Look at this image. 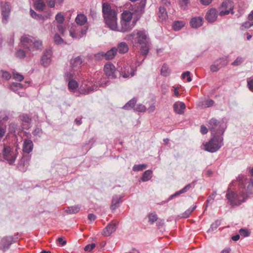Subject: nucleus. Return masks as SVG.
<instances>
[{"label":"nucleus","instance_id":"f257e3e1","mask_svg":"<svg viewBox=\"0 0 253 253\" xmlns=\"http://www.w3.org/2000/svg\"><path fill=\"white\" fill-rule=\"evenodd\" d=\"M209 124V128L212 136H222L226 127L223 121H219L214 118H212L210 120Z\"/></svg>","mask_w":253,"mask_h":253},{"label":"nucleus","instance_id":"f03ea898","mask_svg":"<svg viewBox=\"0 0 253 253\" xmlns=\"http://www.w3.org/2000/svg\"><path fill=\"white\" fill-rule=\"evenodd\" d=\"M226 197L232 206H239L247 199V194L244 192L236 194L229 189L227 191Z\"/></svg>","mask_w":253,"mask_h":253},{"label":"nucleus","instance_id":"7ed1b4c3","mask_svg":"<svg viewBox=\"0 0 253 253\" xmlns=\"http://www.w3.org/2000/svg\"><path fill=\"white\" fill-rule=\"evenodd\" d=\"M223 139L221 136H212L211 140L205 144V150L211 153L216 152L223 145Z\"/></svg>","mask_w":253,"mask_h":253},{"label":"nucleus","instance_id":"20e7f679","mask_svg":"<svg viewBox=\"0 0 253 253\" xmlns=\"http://www.w3.org/2000/svg\"><path fill=\"white\" fill-rule=\"evenodd\" d=\"M135 36H136L137 42L139 44H149V39L144 31H134L131 34L127 35L126 39L132 42Z\"/></svg>","mask_w":253,"mask_h":253},{"label":"nucleus","instance_id":"39448f33","mask_svg":"<svg viewBox=\"0 0 253 253\" xmlns=\"http://www.w3.org/2000/svg\"><path fill=\"white\" fill-rule=\"evenodd\" d=\"M229 62L228 56H223L217 59L211 65L210 70L212 72H216L221 68L226 66Z\"/></svg>","mask_w":253,"mask_h":253},{"label":"nucleus","instance_id":"423d86ee","mask_svg":"<svg viewBox=\"0 0 253 253\" xmlns=\"http://www.w3.org/2000/svg\"><path fill=\"white\" fill-rule=\"evenodd\" d=\"M233 3L231 0H224L220 7L219 15L222 16L228 15L230 12L233 14Z\"/></svg>","mask_w":253,"mask_h":253},{"label":"nucleus","instance_id":"0eeeda50","mask_svg":"<svg viewBox=\"0 0 253 253\" xmlns=\"http://www.w3.org/2000/svg\"><path fill=\"white\" fill-rule=\"evenodd\" d=\"M102 13L105 23L111 28V6L108 2L102 3Z\"/></svg>","mask_w":253,"mask_h":253},{"label":"nucleus","instance_id":"6e6552de","mask_svg":"<svg viewBox=\"0 0 253 253\" xmlns=\"http://www.w3.org/2000/svg\"><path fill=\"white\" fill-rule=\"evenodd\" d=\"M2 154L5 160L8 162L10 165L12 164L16 158V153L11 150V148L8 146L4 147Z\"/></svg>","mask_w":253,"mask_h":253},{"label":"nucleus","instance_id":"1a4fd4ad","mask_svg":"<svg viewBox=\"0 0 253 253\" xmlns=\"http://www.w3.org/2000/svg\"><path fill=\"white\" fill-rule=\"evenodd\" d=\"M0 8L2 15V22L6 23L8 20L11 12V6L8 2H1Z\"/></svg>","mask_w":253,"mask_h":253},{"label":"nucleus","instance_id":"9d476101","mask_svg":"<svg viewBox=\"0 0 253 253\" xmlns=\"http://www.w3.org/2000/svg\"><path fill=\"white\" fill-rule=\"evenodd\" d=\"M128 50V47L127 44L125 42H122L119 44L118 48L115 47L112 48V58L116 54L117 52L118 51L120 53H125Z\"/></svg>","mask_w":253,"mask_h":253},{"label":"nucleus","instance_id":"9b49d317","mask_svg":"<svg viewBox=\"0 0 253 253\" xmlns=\"http://www.w3.org/2000/svg\"><path fill=\"white\" fill-rule=\"evenodd\" d=\"M217 11L215 8H211L209 10L205 16L206 19L210 23H213L216 20Z\"/></svg>","mask_w":253,"mask_h":253},{"label":"nucleus","instance_id":"f8f14e48","mask_svg":"<svg viewBox=\"0 0 253 253\" xmlns=\"http://www.w3.org/2000/svg\"><path fill=\"white\" fill-rule=\"evenodd\" d=\"M51 56L50 50H45L41 58V64L45 67L48 66L51 62Z\"/></svg>","mask_w":253,"mask_h":253},{"label":"nucleus","instance_id":"ddd939ff","mask_svg":"<svg viewBox=\"0 0 253 253\" xmlns=\"http://www.w3.org/2000/svg\"><path fill=\"white\" fill-rule=\"evenodd\" d=\"M97 86L93 85L92 87L87 86L85 84L82 85L79 89V91L81 94L86 95L90 93L91 91L96 90Z\"/></svg>","mask_w":253,"mask_h":253},{"label":"nucleus","instance_id":"4468645a","mask_svg":"<svg viewBox=\"0 0 253 253\" xmlns=\"http://www.w3.org/2000/svg\"><path fill=\"white\" fill-rule=\"evenodd\" d=\"M190 24L193 28H198L203 24V18L202 17H195L191 18Z\"/></svg>","mask_w":253,"mask_h":253},{"label":"nucleus","instance_id":"2eb2a0df","mask_svg":"<svg viewBox=\"0 0 253 253\" xmlns=\"http://www.w3.org/2000/svg\"><path fill=\"white\" fill-rule=\"evenodd\" d=\"M135 24V21H133L131 24H130V22L122 21L120 32L124 33L129 31L132 29Z\"/></svg>","mask_w":253,"mask_h":253},{"label":"nucleus","instance_id":"dca6fc26","mask_svg":"<svg viewBox=\"0 0 253 253\" xmlns=\"http://www.w3.org/2000/svg\"><path fill=\"white\" fill-rule=\"evenodd\" d=\"M34 144L30 139H25L23 144V151L26 153H30L33 149Z\"/></svg>","mask_w":253,"mask_h":253},{"label":"nucleus","instance_id":"f3484780","mask_svg":"<svg viewBox=\"0 0 253 253\" xmlns=\"http://www.w3.org/2000/svg\"><path fill=\"white\" fill-rule=\"evenodd\" d=\"M34 38L28 35H24L21 37V42L24 47L29 48L32 45Z\"/></svg>","mask_w":253,"mask_h":253},{"label":"nucleus","instance_id":"a211bd4d","mask_svg":"<svg viewBox=\"0 0 253 253\" xmlns=\"http://www.w3.org/2000/svg\"><path fill=\"white\" fill-rule=\"evenodd\" d=\"M12 238L11 237H6L3 238L0 242V248L3 251L7 250L11 244Z\"/></svg>","mask_w":253,"mask_h":253},{"label":"nucleus","instance_id":"6ab92c4d","mask_svg":"<svg viewBox=\"0 0 253 253\" xmlns=\"http://www.w3.org/2000/svg\"><path fill=\"white\" fill-rule=\"evenodd\" d=\"M112 78H120L122 76L124 78H127L129 76L128 74H123V72H121L119 69H116L115 67L112 64Z\"/></svg>","mask_w":253,"mask_h":253},{"label":"nucleus","instance_id":"aec40b11","mask_svg":"<svg viewBox=\"0 0 253 253\" xmlns=\"http://www.w3.org/2000/svg\"><path fill=\"white\" fill-rule=\"evenodd\" d=\"M186 106L183 102H175L173 104V109L178 114H182Z\"/></svg>","mask_w":253,"mask_h":253},{"label":"nucleus","instance_id":"412c9836","mask_svg":"<svg viewBox=\"0 0 253 253\" xmlns=\"http://www.w3.org/2000/svg\"><path fill=\"white\" fill-rule=\"evenodd\" d=\"M110 56L111 50H108L106 53H104L103 52H99L94 55V57L97 60H100L104 58L106 60H109Z\"/></svg>","mask_w":253,"mask_h":253},{"label":"nucleus","instance_id":"4be33fe9","mask_svg":"<svg viewBox=\"0 0 253 253\" xmlns=\"http://www.w3.org/2000/svg\"><path fill=\"white\" fill-rule=\"evenodd\" d=\"M120 28L118 26L117 23L116 13L114 10L112 9V30L120 32Z\"/></svg>","mask_w":253,"mask_h":253},{"label":"nucleus","instance_id":"5701e85b","mask_svg":"<svg viewBox=\"0 0 253 253\" xmlns=\"http://www.w3.org/2000/svg\"><path fill=\"white\" fill-rule=\"evenodd\" d=\"M192 186L194 187V184L190 183L186 185L183 188L181 189L180 190L176 192L174 194L170 196L169 197V199H171L174 197H175L181 194L187 192L192 187Z\"/></svg>","mask_w":253,"mask_h":253},{"label":"nucleus","instance_id":"b1692460","mask_svg":"<svg viewBox=\"0 0 253 253\" xmlns=\"http://www.w3.org/2000/svg\"><path fill=\"white\" fill-rule=\"evenodd\" d=\"M122 196H113V200L112 201V211L113 210H115L117 207H118L119 204L121 202V199Z\"/></svg>","mask_w":253,"mask_h":253},{"label":"nucleus","instance_id":"393cba45","mask_svg":"<svg viewBox=\"0 0 253 253\" xmlns=\"http://www.w3.org/2000/svg\"><path fill=\"white\" fill-rule=\"evenodd\" d=\"M76 22L78 25H84L87 22V17L83 14H78L76 18Z\"/></svg>","mask_w":253,"mask_h":253},{"label":"nucleus","instance_id":"a878e982","mask_svg":"<svg viewBox=\"0 0 253 253\" xmlns=\"http://www.w3.org/2000/svg\"><path fill=\"white\" fill-rule=\"evenodd\" d=\"M137 102L136 98H133L129 101H128L123 107V108L126 110H130L133 108Z\"/></svg>","mask_w":253,"mask_h":253},{"label":"nucleus","instance_id":"bb28decb","mask_svg":"<svg viewBox=\"0 0 253 253\" xmlns=\"http://www.w3.org/2000/svg\"><path fill=\"white\" fill-rule=\"evenodd\" d=\"M82 63V60L80 57H77L71 60V65L73 68H79Z\"/></svg>","mask_w":253,"mask_h":253},{"label":"nucleus","instance_id":"cd10ccee","mask_svg":"<svg viewBox=\"0 0 253 253\" xmlns=\"http://www.w3.org/2000/svg\"><path fill=\"white\" fill-rule=\"evenodd\" d=\"M80 207L79 206H74L68 207L65 211L69 214L76 213L80 210Z\"/></svg>","mask_w":253,"mask_h":253},{"label":"nucleus","instance_id":"c85d7f7f","mask_svg":"<svg viewBox=\"0 0 253 253\" xmlns=\"http://www.w3.org/2000/svg\"><path fill=\"white\" fill-rule=\"evenodd\" d=\"M35 6L36 9L43 11L45 6V4L42 0H37L35 2Z\"/></svg>","mask_w":253,"mask_h":253},{"label":"nucleus","instance_id":"c756f323","mask_svg":"<svg viewBox=\"0 0 253 253\" xmlns=\"http://www.w3.org/2000/svg\"><path fill=\"white\" fill-rule=\"evenodd\" d=\"M185 23L183 21H176L172 24V27L174 30L179 31L184 26Z\"/></svg>","mask_w":253,"mask_h":253},{"label":"nucleus","instance_id":"7c9ffc66","mask_svg":"<svg viewBox=\"0 0 253 253\" xmlns=\"http://www.w3.org/2000/svg\"><path fill=\"white\" fill-rule=\"evenodd\" d=\"M152 171L151 170H146L143 174L141 179L143 181H147L152 177Z\"/></svg>","mask_w":253,"mask_h":253},{"label":"nucleus","instance_id":"2f4dec72","mask_svg":"<svg viewBox=\"0 0 253 253\" xmlns=\"http://www.w3.org/2000/svg\"><path fill=\"white\" fill-rule=\"evenodd\" d=\"M123 20L122 21L130 22L132 19V14L130 12H124L122 13Z\"/></svg>","mask_w":253,"mask_h":253},{"label":"nucleus","instance_id":"473e14b6","mask_svg":"<svg viewBox=\"0 0 253 253\" xmlns=\"http://www.w3.org/2000/svg\"><path fill=\"white\" fill-rule=\"evenodd\" d=\"M159 17L162 20H165L168 17L166 9L164 7H160L159 8Z\"/></svg>","mask_w":253,"mask_h":253},{"label":"nucleus","instance_id":"72a5a7b5","mask_svg":"<svg viewBox=\"0 0 253 253\" xmlns=\"http://www.w3.org/2000/svg\"><path fill=\"white\" fill-rule=\"evenodd\" d=\"M32 45H34V47L36 49H41L42 47V43L41 40H37L35 38H34Z\"/></svg>","mask_w":253,"mask_h":253},{"label":"nucleus","instance_id":"f704fd0d","mask_svg":"<svg viewBox=\"0 0 253 253\" xmlns=\"http://www.w3.org/2000/svg\"><path fill=\"white\" fill-rule=\"evenodd\" d=\"M78 86V83L74 80H70L68 83V87L70 90H74Z\"/></svg>","mask_w":253,"mask_h":253},{"label":"nucleus","instance_id":"c9c22d12","mask_svg":"<svg viewBox=\"0 0 253 253\" xmlns=\"http://www.w3.org/2000/svg\"><path fill=\"white\" fill-rule=\"evenodd\" d=\"M102 235L104 236H109L111 235V223H109L103 230Z\"/></svg>","mask_w":253,"mask_h":253},{"label":"nucleus","instance_id":"e433bc0d","mask_svg":"<svg viewBox=\"0 0 253 253\" xmlns=\"http://www.w3.org/2000/svg\"><path fill=\"white\" fill-rule=\"evenodd\" d=\"M245 60V58L241 56H238L235 60L231 63V65L234 66H237L241 65Z\"/></svg>","mask_w":253,"mask_h":253},{"label":"nucleus","instance_id":"4c0bfd02","mask_svg":"<svg viewBox=\"0 0 253 253\" xmlns=\"http://www.w3.org/2000/svg\"><path fill=\"white\" fill-rule=\"evenodd\" d=\"M147 167L146 164L135 165L132 168L133 171H140L146 169Z\"/></svg>","mask_w":253,"mask_h":253},{"label":"nucleus","instance_id":"58836bf2","mask_svg":"<svg viewBox=\"0 0 253 253\" xmlns=\"http://www.w3.org/2000/svg\"><path fill=\"white\" fill-rule=\"evenodd\" d=\"M149 222L151 224H153L154 222L156 221L158 218L157 215L155 213H151L148 215Z\"/></svg>","mask_w":253,"mask_h":253},{"label":"nucleus","instance_id":"ea45409f","mask_svg":"<svg viewBox=\"0 0 253 253\" xmlns=\"http://www.w3.org/2000/svg\"><path fill=\"white\" fill-rule=\"evenodd\" d=\"M149 44L141 45V53L142 55L146 56L149 52Z\"/></svg>","mask_w":253,"mask_h":253},{"label":"nucleus","instance_id":"a19ab883","mask_svg":"<svg viewBox=\"0 0 253 253\" xmlns=\"http://www.w3.org/2000/svg\"><path fill=\"white\" fill-rule=\"evenodd\" d=\"M104 71L107 77H109L111 76V64L110 63H106L105 65Z\"/></svg>","mask_w":253,"mask_h":253},{"label":"nucleus","instance_id":"79ce46f5","mask_svg":"<svg viewBox=\"0 0 253 253\" xmlns=\"http://www.w3.org/2000/svg\"><path fill=\"white\" fill-rule=\"evenodd\" d=\"M145 6V1H142L137 6V9L135 10L136 11H138L140 14L144 12V9Z\"/></svg>","mask_w":253,"mask_h":253},{"label":"nucleus","instance_id":"37998d69","mask_svg":"<svg viewBox=\"0 0 253 253\" xmlns=\"http://www.w3.org/2000/svg\"><path fill=\"white\" fill-rule=\"evenodd\" d=\"M196 206H194L191 209H189L187 211H186L182 215V217L187 218L189 216L191 213L196 209Z\"/></svg>","mask_w":253,"mask_h":253},{"label":"nucleus","instance_id":"c03bdc74","mask_svg":"<svg viewBox=\"0 0 253 253\" xmlns=\"http://www.w3.org/2000/svg\"><path fill=\"white\" fill-rule=\"evenodd\" d=\"M189 3L188 0H179V3L180 8L183 10H185Z\"/></svg>","mask_w":253,"mask_h":253},{"label":"nucleus","instance_id":"a18cd8bd","mask_svg":"<svg viewBox=\"0 0 253 253\" xmlns=\"http://www.w3.org/2000/svg\"><path fill=\"white\" fill-rule=\"evenodd\" d=\"M239 233L241 236L244 237H248L250 235V232H249V231L246 228L240 229L239 230Z\"/></svg>","mask_w":253,"mask_h":253},{"label":"nucleus","instance_id":"49530a36","mask_svg":"<svg viewBox=\"0 0 253 253\" xmlns=\"http://www.w3.org/2000/svg\"><path fill=\"white\" fill-rule=\"evenodd\" d=\"M54 41L55 43L57 44L62 43L64 42L62 38L57 34L54 35Z\"/></svg>","mask_w":253,"mask_h":253},{"label":"nucleus","instance_id":"de8ad7c7","mask_svg":"<svg viewBox=\"0 0 253 253\" xmlns=\"http://www.w3.org/2000/svg\"><path fill=\"white\" fill-rule=\"evenodd\" d=\"M161 74L164 76H167L169 74L168 67L167 65H163L161 68Z\"/></svg>","mask_w":253,"mask_h":253},{"label":"nucleus","instance_id":"09e8293b","mask_svg":"<svg viewBox=\"0 0 253 253\" xmlns=\"http://www.w3.org/2000/svg\"><path fill=\"white\" fill-rule=\"evenodd\" d=\"M134 110L136 112H144L146 111V107L142 104H137L136 107L134 108Z\"/></svg>","mask_w":253,"mask_h":253},{"label":"nucleus","instance_id":"8fccbe9b","mask_svg":"<svg viewBox=\"0 0 253 253\" xmlns=\"http://www.w3.org/2000/svg\"><path fill=\"white\" fill-rule=\"evenodd\" d=\"M55 19L59 24H61L64 20V17L61 13H58L56 15Z\"/></svg>","mask_w":253,"mask_h":253},{"label":"nucleus","instance_id":"3c124183","mask_svg":"<svg viewBox=\"0 0 253 253\" xmlns=\"http://www.w3.org/2000/svg\"><path fill=\"white\" fill-rule=\"evenodd\" d=\"M214 102L211 99H208L206 100L205 103L203 104L204 107L207 108L212 106L214 105Z\"/></svg>","mask_w":253,"mask_h":253},{"label":"nucleus","instance_id":"603ef678","mask_svg":"<svg viewBox=\"0 0 253 253\" xmlns=\"http://www.w3.org/2000/svg\"><path fill=\"white\" fill-rule=\"evenodd\" d=\"M42 134V129L39 127H37L33 132V134L37 137H40Z\"/></svg>","mask_w":253,"mask_h":253},{"label":"nucleus","instance_id":"864d4df0","mask_svg":"<svg viewBox=\"0 0 253 253\" xmlns=\"http://www.w3.org/2000/svg\"><path fill=\"white\" fill-rule=\"evenodd\" d=\"M220 224V222L219 221H218V220L215 221L214 223H213L211 225V228L209 229V231H213L214 230L216 229V228L219 226Z\"/></svg>","mask_w":253,"mask_h":253},{"label":"nucleus","instance_id":"5fc2aeb1","mask_svg":"<svg viewBox=\"0 0 253 253\" xmlns=\"http://www.w3.org/2000/svg\"><path fill=\"white\" fill-rule=\"evenodd\" d=\"M16 56L19 58H23L26 56V54L23 50L19 49L16 52Z\"/></svg>","mask_w":253,"mask_h":253},{"label":"nucleus","instance_id":"6e6d98bb","mask_svg":"<svg viewBox=\"0 0 253 253\" xmlns=\"http://www.w3.org/2000/svg\"><path fill=\"white\" fill-rule=\"evenodd\" d=\"M186 77H187V82H190L192 81V79L190 77V72L189 71L185 72L182 74V79H185Z\"/></svg>","mask_w":253,"mask_h":253},{"label":"nucleus","instance_id":"4d7b16f0","mask_svg":"<svg viewBox=\"0 0 253 253\" xmlns=\"http://www.w3.org/2000/svg\"><path fill=\"white\" fill-rule=\"evenodd\" d=\"M1 77L5 80H9L11 78V75L6 71H4L1 70Z\"/></svg>","mask_w":253,"mask_h":253},{"label":"nucleus","instance_id":"13d9d810","mask_svg":"<svg viewBox=\"0 0 253 253\" xmlns=\"http://www.w3.org/2000/svg\"><path fill=\"white\" fill-rule=\"evenodd\" d=\"M70 36L74 39H79V34L76 33L74 29L71 28L70 30Z\"/></svg>","mask_w":253,"mask_h":253},{"label":"nucleus","instance_id":"bf43d9fd","mask_svg":"<svg viewBox=\"0 0 253 253\" xmlns=\"http://www.w3.org/2000/svg\"><path fill=\"white\" fill-rule=\"evenodd\" d=\"M13 78L18 81H22L24 79L23 75L15 72L13 73Z\"/></svg>","mask_w":253,"mask_h":253},{"label":"nucleus","instance_id":"052dcab7","mask_svg":"<svg viewBox=\"0 0 253 253\" xmlns=\"http://www.w3.org/2000/svg\"><path fill=\"white\" fill-rule=\"evenodd\" d=\"M10 87L11 90L15 91L14 87H16L17 89H20L23 87V85L20 83H13L11 84Z\"/></svg>","mask_w":253,"mask_h":253},{"label":"nucleus","instance_id":"680f3d73","mask_svg":"<svg viewBox=\"0 0 253 253\" xmlns=\"http://www.w3.org/2000/svg\"><path fill=\"white\" fill-rule=\"evenodd\" d=\"M21 120L22 122L29 123L31 121V119L30 117L26 114H23L21 116Z\"/></svg>","mask_w":253,"mask_h":253},{"label":"nucleus","instance_id":"e2e57ef3","mask_svg":"<svg viewBox=\"0 0 253 253\" xmlns=\"http://www.w3.org/2000/svg\"><path fill=\"white\" fill-rule=\"evenodd\" d=\"M57 28L59 31V32L62 35V36H64L65 32V28L61 24H58L57 26Z\"/></svg>","mask_w":253,"mask_h":253},{"label":"nucleus","instance_id":"0e129e2a","mask_svg":"<svg viewBox=\"0 0 253 253\" xmlns=\"http://www.w3.org/2000/svg\"><path fill=\"white\" fill-rule=\"evenodd\" d=\"M247 191L250 194H253V182L252 181L249 182V184L247 186Z\"/></svg>","mask_w":253,"mask_h":253},{"label":"nucleus","instance_id":"69168bd1","mask_svg":"<svg viewBox=\"0 0 253 253\" xmlns=\"http://www.w3.org/2000/svg\"><path fill=\"white\" fill-rule=\"evenodd\" d=\"M95 247V244L94 243H92L91 244H88L86 245L84 248V250L85 251L90 252L94 249Z\"/></svg>","mask_w":253,"mask_h":253},{"label":"nucleus","instance_id":"338daca9","mask_svg":"<svg viewBox=\"0 0 253 253\" xmlns=\"http://www.w3.org/2000/svg\"><path fill=\"white\" fill-rule=\"evenodd\" d=\"M57 241L61 245L64 246L66 244V241L64 239V237H61L57 239Z\"/></svg>","mask_w":253,"mask_h":253},{"label":"nucleus","instance_id":"774afa93","mask_svg":"<svg viewBox=\"0 0 253 253\" xmlns=\"http://www.w3.org/2000/svg\"><path fill=\"white\" fill-rule=\"evenodd\" d=\"M248 86L249 89L253 92V79L248 81Z\"/></svg>","mask_w":253,"mask_h":253}]
</instances>
